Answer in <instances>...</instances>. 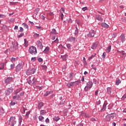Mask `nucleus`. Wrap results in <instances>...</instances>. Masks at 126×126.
Masks as SVG:
<instances>
[{
  "instance_id": "nucleus-1",
  "label": "nucleus",
  "mask_w": 126,
  "mask_h": 126,
  "mask_svg": "<svg viewBox=\"0 0 126 126\" xmlns=\"http://www.w3.org/2000/svg\"><path fill=\"white\" fill-rule=\"evenodd\" d=\"M27 80L28 83L30 85H36V83H37V80H36V79L31 76L29 77Z\"/></svg>"
},
{
  "instance_id": "nucleus-2",
  "label": "nucleus",
  "mask_w": 126,
  "mask_h": 126,
  "mask_svg": "<svg viewBox=\"0 0 126 126\" xmlns=\"http://www.w3.org/2000/svg\"><path fill=\"white\" fill-rule=\"evenodd\" d=\"M35 72L36 68H30L26 71L27 75H32V74H34Z\"/></svg>"
},
{
  "instance_id": "nucleus-3",
  "label": "nucleus",
  "mask_w": 126,
  "mask_h": 126,
  "mask_svg": "<svg viewBox=\"0 0 126 126\" xmlns=\"http://www.w3.org/2000/svg\"><path fill=\"white\" fill-rule=\"evenodd\" d=\"M15 117H11L9 120L8 121V125H11L10 126H14V125L16 124V121H15Z\"/></svg>"
},
{
  "instance_id": "nucleus-4",
  "label": "nucleus",
  "mask_w": 126,
  "mask_h": 126,
  "mask_svg": "<svg viewBox=\"0 0 126 126\" xmlns=\"http://www.w3.org/2000/svg\"><path fill=\"white\" fill-rule=\"evenodd\" d=\"M29 52L31 55H36L37 54V49L35 46H31L29 48Z\"/></svg>"
},
{
  "instance_id": "nucleus-5",
  "label": "nucleus",
  "mask_w": 126,
  "mask_h": 126,
  "mask_svg": "<svg viewBox=\"0 0 126 126\" xmlns=\"http://www.w3.org/2000/svg\"><path fill=\"white\" fill-rule=\"evenodd\" d=\"M13 92V88L12 87H10L8 88L5 91V94L6 96H9L11 93Z\"/></svg>"
},
{
  "instance_id": "nucleus-6",
  "label": "nucleus",
  "mask_w": 126,
  "mask_h": 126,
  "mask_svg": "<svg viewBox=\"0 0 126 126\" xmlns=\"http://www.w3.org/2000/svg\"><path fill=\"white\" fill-rule=\"evenodd\" d=\"M95 34H96L95 31L92 30L89 32V33L87 34V36L89 38H92L95 36Z\"/></svg>"
},
{
  "instance_id": "nucleus-7",
  "label": "nucleus",
  "mask_w": 126,
  "mask_h": 126,
  "mask_svg": "<svg viewBox=\"0 0 126 126\" xmlns=\"http://www.w3.org/2000/svg\"><path fill=\"white\" fill-rule=\"evenodd\" d=\"M18 49V46H17V44H14L13 46H11L9 48V50L10 52H14V51H16Z\"/></svg>"
},
{
  "instance_id": "nucleus-8",
  "label": "nucleus",
  "mask_w": 126,
  "mask_h": 126,
  "mask_svg": "<svg viewBox=\"0 0 126 126\" xmlns=\"http://www.w3.org/2000/svg\"><path fill=\"white\" fill-rule=\"evenodd\" d=\"M13 78L12 77H8L7 78V79L4 80V83L6 84V85H7V84H9L11 81H12V79Z\"/></svg>"
},
{
  "instance_id": "nucleus-9",
  "label": "nucleus",
  "mask_w": 126,
  "mask_h": 126,
  "mask_svg": "<svg viewBox=\"0 0 126 126\" xmlns=\"http://www.w3.org/2000/svg\"><path fill=\"white\" fill-rule=\"evenodd\" d=\"M107 104H108V102H107V101H105L103 106H102V107L100 109V112L101 113H103V112H105V111H106V107H107Z\"/></svg>"
},
{
  "instance_id": "nucleus-10",
  "label": "nucleus",
  "mask_w": 126,
  "mask_h": 126,
  "mask_svg": "<svg viewBox=\"0 0 126 126\" xmlns=\"http://www.w3.org/2000/svg\"><path fill=\"white\" fill-rule=\"evenodd\" d=\"M23 67V65L22 64H18L16 66V72H18L20 70H21L22 68Z\"/></svg>"
},
{
  "instance_id": "nucleus-11",
  "label": "nucleus",
  "mask_w": 126,
  "mask_h": 126,
  "mask_svg": "<svg viewBox=\"0 0 126 126\" xmlns=\"http://www.w3.org/2000/svg\"><path fill=\"white\" fill-rule=\"evenodd\" d=\"M117 53H118V54H120V55H122L123 59H125L126 58V53L125 52V51H124V50H122V51L117 50Z\"/></svg>"
},
{
  "instance_id": "nucleus-12",
  "label": "nucleus",
  "mask_w": 126,
  "mask_h": 126,
  "mask_svg": "<svg viewBox=\"0 0 126 126\" xmlns=\"http://www.w3.org/2000/svg\"><path fill=\"white\" fill-rule=\"evenodd\" d=\"M12 99L13 100H17L18 101H21V97L19 94H16L13 96Z\"/></svg>"
},
{
  "instance_id": "nucleus-13",
  "label": "nucleus",
  "mask_w": 126,
  "mask_h": 126,
  "mask_svg": "<svg viewBox=\"0 0 126 126\" xmlns=\"http://www.w3.org/2000/svg\"><path fill=\"white\" fill-rule=\"evenodd\" d=\"M37 45L39 48L40 50H42L43 49V44H42V42L40 40L37 41Z\"/></svg>"
},
{
  "instance_id": "nucleus-14",
  "label": "nucleus",
  "mask_w": 126,
  "mask_h": 126,
  "mask_svg": "<svg viewBox=\"0 0 126 126\" xmlns=\"http://www.w3.org/2000/svg\"><path fill=\"white\" fill-rule=\"evenodd\" d=\"M98 45H99V42L96 41L93 44L92 46L91 47L92 49H93V50L96 49Z\"/></svg>"
},
{
  "instance_id": "nucleus-15",
  "label": "nucleus",
  "mask_w": 126,
  "mask_h": 126,
  "mask_svg": "<svg viewBox=\"0 0 126 126\" xmlns=\"http://www.w3.org/2000/svg\"><path fill=\"white\" fill-rule=\"evenodd\" d=\"M120 40L122 43H124L126 41V36L125 34H122L120 36Z\"/></svg>"
},
{
  "instance_id": "nucleus-16",
  "label": "nucleus",
  "mask_w": 126,
  "mask_h": 126,
  "mask_svg": "<svg viewBox=\"0 0 126 126\" xmlns=\"http://www.w3.org/2000/svg\"><path fill=\"white\" fill-rule=\"evenodd\" d=\"M87 86L90 89L92 88V87L93 86V82H92V81H89L87 83Z\"/></svg>"
},
{
  "instance_id": "nucleus-17",
  "label": "nucleus",
  "mask_w": 126,
  "mask_h": 126,
  "mask_svg": "<svg viewBox=\"0 0 126 126\" xmlns=\"http://www.w3.org/2000/svg\"><path fill=\"white\" fill-rule=\"evenodd\" d=\"M53 92L52 91H47L44 94V97H47V96H49L50 94H53Z\"/></svg>"
},
{
  "instance_id": "nucleus-18",
  "label": "nucleus",
  "mask_w": 126,
  "mask_h": 126,
  "mask_svg": "<svg viewBox=\"0 0 126 126\" xmlns=\"http://www.w3.org/2000/svg\"><path fill=\"white\" fill-rule=\"evenodd\" d=\"M95 18H96L97 20H99V21H103V18H102V17H101L100 15H95Z\"/></svg>"
},
{
  "instance_id": "nucleus-19",
  "label": "nucleus",
  "mask_w": 126,
  "mask_h": 126,
  "mask_svg": "<svg viewBox=\"0 0 126 126\" xmlns=\"http://www.w3.org/2000/svg\"><path fill=\"white\" fill-rule=\"evenodd\" d=\"M68 87V88H70L71 86H74V83L73 82H69L66 85Z\"/></svg>"
},
{
  "instance_id": "nucleus-20",
  "label": "nucleus",
  "mask_w": 126,
  "mask_h": 126,
  "mask_svg": "<svg viewBox=\"0 0 126 126\" xmlns=\"http://www.w3.org/2000/svg\"><path fill=\"white\" fill-rule=\"evenodd\" d=\"M107 93L108 95L112 94V88H111V87H108L107 88Z\"/></svg>"
},
{
  "instance_id": "nucleus-21",
  "label": "nucleus",
  "mask_w": 126,
  "mask_h": 126,
  "mask_svg": "<svg viewBox=\"0 0 126 126\" xmlns=\"http://www.w3.org/2000/svg\"><path fill=\"white\" fill-rule=\"evenodd\" d=\"M68 57V55L67 54L61 55V58L63 59V61H66V59H67Z\"/></svg>"
},
{
  "instance_id": "nucleus-22",
  "label": "nucleus",
  "mask_w": 126,
  "mask_h": 126,
  "mask_svg": "<svg viewBox=\"0 0 126 126\" xmlns=\"http://www.w3.org/2000/svg\"><path fill=\"white\" fill-rule=\"evenodd\" d=\"M75 37H74L73 36H71L70 37H69L68 39V41H69V42H75Z\"/></svg>"
},
{
  "instance_id": "nucleus-23",
  "label": "nucleus",
  "mask_w": 126,
  "mask_h": 126,
  "mask_svg": "<svg viewBox=\"0 0 126 126\" xmlns=\"http://www.w3.org/2000/svg\"><path fill=\"white\" fill-rule=\"evenodd\" d=\"M38 109H41L42 108V107L44 106V103L43 102H38Z\"/></svg>"
},
{
  "instance_id": "nucleus-24",
  "label": "nucleus",
  "mask_w": 126,
  "mask_h": 126,
  "mask_svg": "<svg viewBox=\"0 0 126 126\" xmlns=\"http://www.w3.org/2000/svg\"><path fill=\"white\" fill-rule=\"evenodd\" d=\"M22 90H23V89L22 88H19L17 90H16L14 94H18V93H19L20 92H21V91H22Z\"/></svg>"
},
{
  "instance_id": "nucleus-25",
  "label": "nucleus",
  "mask_w": 126,
  "mask_h": 126,
  "mask_svg": "<svg viewBox=\"0 0 126 126\" xmlns=\"http://www.w3.org/2000/svg\"><path fill=\"white\" fill-rule=\"evenodd\" d=\"M101 26L104 28H109V25L106 24V23H102Z\"/></svg>"
},
{
  "instance_id": "nucleus-26",
  "label": "nucleus",
  "mask_w": 126,
  "mask_h": 126,
  "mask_svg": "<svg viewBox=\"0 0 126 126\" xmlns=\"http://www.w3.org/2000/svg\"><path fill=\"white\" fill-rule=\"evenodd\" d=\"M49 50H50V47H47L43 51V53H44V54H47L49 52Z\"/></svg>"
},
{
  "instance_id": "nucleus-27",
  "label": "nucleus",
  "mask_w": 126,
  "mask_h": 126,
  "mask_svg": "<svg viewBox=\"0 0 126 126\" xmlns=\"http://www.w3.org/2000/svg\"><path fill=\"white\" fill-rule=\"evenodd\" d=\"M4 64H5V63H1L0 64V70H2L4 69Z\"/></svg>"
},
{
  "instance_id": "nucleus-28",
  "label": "nucleus",
  "mask_w": 126,
  "mask_h": 126,
  "mask_svg": "<svg viewBox=\"0 0 126 126\" xmlns=\"http://www.w3.org/2000/svg\"><path fill=\"white\" fill-rule=\"evenodd\" d=\"M33 34H34L33 37L34 38V39H37V38H39V37H40L39 34L35 32H33Z\"/></svg>"
},
{
  "instance_id": "nucleus-29",
  "label": "nucleus",
  "mask_w": 126,
  "mask_h": 126,
  "mask_svg": "<svg viewBox=\"0 0 126 126\" xmlns=\"http://www.w3.org/2000/svg\"><path fill=\"white\" fill-rule=\"evenodd\" d=\"M60 120H61V118H60L59 116H56L53 118V121H55V122H58V121H60Z\"/></svg>"
},
{
  "instance_id": "nucleus-30",
  "label": "nucleus",
  "mask_w": 126,
  "mask_h": 126,
  "mask_svg": "<svg viewBox=\"0 0 126 126\" xmlns=\"http://www.w3.org/2000/svg\"><path fill=\"white\" fill-rule=\"evenodd\" d=\"M44 117L42 116H39L38 117V119L39 122H44Z\"/></svg>"
},
{
  "instance_id": "nucleus-31",
  "label": "nucleus",
  "mask_w": 126,
  "mask_h": 126,
  "mask_svg": "<svg viewBox=\"0 0 126 126\" xmlns=\"http://www.w3.org/2000/svg\"><path fill=\"white\" fill-rule=\"evenodd\" d=\"M115 113H111L110 114H108V117H109V118H111V119H114L115 118Z\"/></svg>"
},
{
  "instance_id": "nucleus-32",
  "label": "nucleus",
  "mask_w": 126,
  "mask_h": 126,
  "mask_svg": "<svg viewBox=\"0 0 126 126\" xmlns=\"http://www.w3.org/2000/svg\"><path fill=\"white\" fill-rule=\"evenodd\" d=\"M50 34H57V31H56V29H53L52 30V31L50 32Z\"/></svg>"
},
{
  "instance_id": "nucleus-33",
  "label": "nucleus",
  "mask_w": 126,
  "mask_h": 126,
  "mask_svg": "<svg viewBox=\"0 0 126 126\" xmlns=\"http://www.w3.org/2000/svg\"><path fill=\"white\" fill-rule=\"evenodd\" d=\"M47 113V112L46 111V110H41L40 111V115H41L42 116H44V115H45V114H46Z\"/></svg>"
},
{
  "instance_id": "nucleus-34",
  "label": "nucleus",
  "mask_w": 126,
  "mask_h": 126,
  "mask_svg": "<svg viewBox=\"0 0 126 126\" xmlns=\"http://www.w3.org/2000/svg\"><path fill=\"white\" fill-rule=\"evenodd\" d=\"M22 25L24 26L25 29H28L29 27V26H28V25L26 24V23H23Z\"/></svg>"
},
{
  "instance_id": "nucleus-35",
  "label": "nucleus",
  "mask_w": 126,
  "mask_h": 126,
  "mask_svg": "<svg viewBox=\"0 0 126 126\" xmlns=\"http://www.w3.org/2000/svg\"><path fill=\"white\" fill-rule=\"evenodd\" d=\"M74 83V86H76L77 85H79V83H80V82L78 81H76L75 82H73Z\"/></svg>"
},
{
  "instance_id": "nucleus-36",
  "label": "nucleus",
  "mask_w": 126,
  "mask_h": 126,
  "mask_svg": "<svg viewBox=\"0 0 126 126\" xmlns=\"http://www.w3.org/2000/svg\"><path fill=\"white\" fill-rule=\"evenodd\" d=\"M64 104H65V99H63V101H60L59 104L60 105H64Z\"/></svg>"
},
{
  "instance_id": "nucleus-37",
  "label": "nucleus",
  "mask_w": 126,
  "mask_h": 126,
  "mask_svg": "<svg viewBox=\"0 0 126 126\" xmlns=\"http://www.w3.org/2000/svg\"><path fill=\"white\" fill-rule=\"evenodd\" d=\"M24 41H25V47H28V41H27V40H26V39H24Z\"/></svg>"
},
{
  "instance_id": "nucleus-38",
  "label": "nucleus",
  "mask_w": 126,
  "mask_h": 126,
  "mask_svg": "<svg viewBox=\"0 0 126 126\" xmlns=\"http://www.w3.org/2000/svg\"><path fill=\"white\" fill-rule=\"evenodd\" d=\"M121 82H122V81H121V80H120L119 79H117L116 81V85H119L120 84V83H121Z\"/></svg>"
},
{
  "instance_id": "nucleus-39",
  "label": "nucleus",
  "mask_w": 126,
  "mask_h": 126,
  "mask_svg": "<svg viewBox=\"0 0 126 126\" xmlns=\"http://www.w3.org/2000/svg\"><path fill=\"white\" fill-rule=\"evenodd\" d=\"M76 29L75 30V35H78V29L77 28V27H75Z\"/></svg>"
},
{
  "instance_id": "nucleus-40",
  "label": "nucleus",
  "mask_w": 126,
  "mask_h": 126,
  "mask_svg": "<svg viewBox=\"0 0 126 126\" xmlns=\"http://www.w3.org/2000/svg\"><path fill=\"white\" fill-rule=\"evenodd\" d=\"M16 61H17V58H15L13 57H12L11 59V62L12 63H14Z\"/></svg>"
},
{
  "instance_id": "nucleus-41",
  "label": "nucleus",
  "mask_w": 126,
  "mask_h": 126,
  "mask_svg": "<svg viewBox=\"0 0 126 126\" xmlns=\"http://www.w3.org/2000/svg\"><path fill=\"white\" fill-rule=\"evenodd\" d=\"M66 47L67 49H68V50H70V49L71 48V44H70V43H68L66 44Z\"/></svg>"
},
{
  "instance_id": "nucleus-42",
  "label": "nucleus",
  "mask_w": 126,
  "mask_h": 126,
  "mask_svg": "<svg viewBox=\"0 0 126 126\" xmlns=\"http://www.w3.org/2000/svg\"><path fill=\"white\" fill-rule=\"evenodd\" d=\"M41 67L42 69H43L44 70H46L47 68H48V67L46 66V65H42Z\"/></svg>"
},
{
  "instance_id": "nucleus-43",
  "label": "nucleus",
  "mask_w": 126,
  "mask_h": 126,
  "mask_svg": "<svg viewBox=\"0 0 126 126\" xmlns=\"http://www.w3.org/2000/svg\"><path fill=\"white\" fill-rule=\"evenodd\" d=\"M111 48H112V46H111V45H109L107 47V51L108 53H110V52H111Z\"/></svg>"
},
{
  "instance_id": "nucleus-44",
  "label": "nucleus",
  "mask_w": 126,
  "mask_h": 126,
  "mask_svg": "<svg viewBox=\"0 0 126 126\" xmlns=\"http://www.w3.org/2000/svg\"><path fill=\"white\" fill-rule=\"evenodd\" d=\"M106 118L107 122H110L111 121V119H112L111 117H109L108 115L106 116Z\"/></svg>"
},
{
  "instance_id": "nucleus-45",
  "label": "nucleus",
  "mask_w": 126,
  "mask_h": 126,
  "mask_svg": "<svg viewBox=\"0 0 126 126\" xmlns=\"http://www.w3.org/2000/svg\"><path fill=\"white\" fill-rule=\"evenodd\" d=\"M95 56H96V54H95L94 55H92L91 57H90L88 59L89 61L92 60L93 58L95 57Z\"/></svg>"
},
{
  "instance_id": "nucleus-46",
  "label": "nucleus",
  "mask_w": 126,
  "mask_h": 126,
  "mask_svg": "<svg viewBox=\"0 0 126 126\" xmlns=\"http://www.w3.org/2000/svg\"><path fill=\"white\" fill-rule=\"evenodd\" d=\"M126 98V94H125L124 95L122 96L121 99L122 100V101H124Z\"/></svg>"
},
{
  "instance_id": "nucleus-47",
  "label": "nucleus",
  "mask_w": 126,
  "mask_h": 126,
  "mask_svg": "<svg viewBox=\"0 0 126 126\" xmlns=\"http://www.w3.org/2000/svg\"><path fill=\"white\" fill-rule=\"evenodd\" d=\"M66 21V22H68V23H72V20H71V19L70 18L67 19Z\"/></svg>"
},
{
  "instance_id": "nucleus-48",
  "label": "nucleus",
  "mask_w": 126,
  "mask_h": 126,
  "mask_svg": "<svg viewBox=\"0 0 126 126\" xmlns=\"http://www.w3.org/2000/svg\"><path fill=\"white\" fill-rule=\"evenodd\" d=\"M24 36V33L22 32L20 34V35H18V38H21V37H23Z\"/></svg>"
},
{
  "instance_id": "nucleus-49",
  "label": "nucleus",
  "mask_w": 126,
  "mask_h": 126,
  "mask_svg": "<svg viewBox=\"0 0 126 126\" xmlns=\"http://www.w3.org/2000/svg\"><path fill=\"white\" fill-rule=\"evenodd\" d=\"M106 55H107L106 52H104L103 53V54H102V59H103V60H104V59L106 58Z\"/></svg>"
},
{
  "instance_id": "nucleus-50",
  "label": "nucleus",
  "mask_w": 126,
  "mask_h": 126,
  "mask_svg": "<svg viewBox=\"0 0 126 126\" xmlns=\"http://www.w3.org/2000/svg\"><path fill=\"white\" fill-rule=\"evenodd\" d=\"M30 113H31V111H28V112L26 113V117H27V118H29V115H30Z\"/></svg>"
},
{
  "instance_id": "nucleus-51",
  "label": "nucleus",
  "mask_w": 126,
  "mask_h": 126,
  "mask_svg": "<svg viewBox=\"0 0 126 126\" xmlns=\"http://www.w3.org/2000/svg\"><path fill=\"white\" fill-rule=\"evenodd\" d=\"M15 104H16V103H15V102L11 101L10 103V106H14V105H15Z\"/></svg>"
},
{
  "instance_id": "nucleus-52",
  "label": "nucleus",
  "mask_w": 126,
  "mask_h": 126,
  "mask_svg": "<svg viewBox=\"0 0 126 126\" xmlns=\"http://www.w3.org/2000/svg\"><path fill=\"white\" fill-rule=\"evenodd\" d=\"M67 113H68V110H67V109H65V110H64L63 114H64V115H65V116H66V114H67Z\"/></svg>"
},
{
  "instance_id": "nucleus-53",
  "label": "nucleus",
  "mask_w": 126,
  "mask_h": 126,
  "mask_svg": "<svg viewBox=\"0 0 126 126\" xmlns=\"http://www.w3.org/2000/svg\"><path fill=\"white\" fill-rule=\"evenodd\" d=\"M11 66V69H13L14 68V66H15V64L13 63L10 65Z\"/></svg>"
},
{
  "instance_id": "nucleus-54",
  "label": "nucleus",
  "mask_w": 126,
  "mask_h": 126,
  "mask_svg": "<svg viewBox=\"0 0 126 126\" xmlns=\"http://www.w3.org/2000/svg\"><path fill=\"white\" fill-rule=\"evenodd\" d=\"M77 24H78V25H81L82 24L81 23L80 21L79 20H77L76 21Z\"/></svg>"
},
{
  "instance_id": "nucleus-55",
  "label": "nucleus",
  "mask_w": 126,
  "mask_h": 126,
  "mask_svg": "<svg viewBox=\"0 0 126 126\" xmlns=\"http://www.w3.org/2000/svg\"><path fill=\"white\" fill-rule=\"evenodd\" d=\"M72 76H73V73L71 72L69 74V77L71 80L72 79Z\"/></svg>"
},
{
  "instance_id": "nucleus-56",
  "label": "nucleus",
  "mask_w": 126,
  "mask_h": 126,
  "mask_svg": "<svg viewBox=\"0 0 126 126\" xmlns=\"http://www.w3.org/2000/svg\"><path fill=\"white\" fill-rule=\"evenodd\" d=\"M37 61L39 63H42V62H43V59L42 58H38L37 59Z\"/></svg>"
},
{
  "instance_id": "nucleus-57",
  "label": "nucleus",
  "mask_w": 126,
  "mask_h": 126,
  "mask_svg": "<svg viewBox=\"0 0 126 126\" xmlns=\"http://www.w3.org/2000/svg\"><path fill=\"white\" fill-rule=\"evenodd\" d=\"M36 61V57H32L31 59V62H34Z\"/></svg>"
},
{
  "instance_id": "nucleus-58",
  "label": "nucleus",
  "mask_w": 126,
  "mask_h": 126,
  "mask_svg": "<svg viewBox=\"0 0 126 126\" xmlns=\"http://www.w3.org/2000/svg\"><path fill=\"white\" fill-rule=\"evenodd\" d=\"M82 9L83 11H85V10H87V9H88V8L87 6H86V7H83Z\"/></svg>"
},
{
  "instance_id": "nucleus-59",
  "label": "nucleus",
  "mask_w": 126,
  "mask_h": 126,
  "mask_svg": "<svg viewBox=\"0 0 126 126\" xmlns=\"http://www.w3.org/2000/svg\"><path fill=\"white\" fill-rule=\"evenodd\" d=\"M112 38H116L117 37V33H113V34L112 35Z\"/></svg>"
},
{
  "instance_id": "nucleus-60",
  "label": "nucleus",
  "mask_w": 126,
  "mask_h": 126,
  "mask_svg": "<svg viewBox=\"0 0 126 126\" xmlns=\"http://www.w3.org/2000/svg\"><path fill=\"white\" fill-rule=\"evenodd\" d=\"M53 43H57V44H58V43H59V39H58V37L56 38V39L55 40H54Z\"/></svg>"
},
{
  "instance_id": "nucleus-61",
  "label": "nucleus",
  "mask_w": 126,
  "mask_h": 126,
  "mask_svg": "<svg viewBox=\"0 0 126 126\" xmlns=\"http://www.w3.org/2000/svg\"><path fill=\"white\" fill-rule=\"evenodd\" d=\"M88 88H89V87H88L87 86H86L84 88V91H85L86 92L87 91H88Z\"/></svg>"
},
{
  "instance_id": "nucleus-62",
  "label": "nucleus",
  "mask_w": 126,
  "mask_h": 126,
  "mask_svg": "<svg viewBox=\"0 0 126 126\" xmlns=\"http://www.w3.org/2000/svg\"><path fill=\"white\" fill-rule=\"evenodd\" d=\"M45 123H46V124H49L50 123V120L49 119V118H47L45 120Z\"/></svg>"
},
{
  "instance_id": "nucleus-63",
  "label": "nucleus",
  "mask_w": 126,
  "mask_h": 126,
  "mask_svg": "<svg viewBox=\"0 0 126 126\" xmlns=\"http://www.w3.org/2000/svg\"><path fill=\"white\" fill-rule=\"evenodd\" d=\"M90 121L91 122H96V119L92 118L90 119Z\"/></svg>"
},
{
  "instance_id": "nucleus-64",
  "label": "nucleus",
  "mask_w": 126,
  "mask_h": 126,
  "mask_svg": "<svg viewBox=\"0 0 126 126\" xmlns=\"http://www.w3.org/2000/svg\"><path fill=\"white\" fill-rule=\"evenodd\" d=\"M20 32H23L24 30L23 27H20V30L19 31Z\"/></svg>"
}]
</instances>
